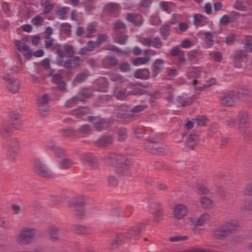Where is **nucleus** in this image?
Returning <instances> with one entry per match:
<instances>
[{
  "instance_id": "nucleus-36",
  "label": "nucleus",
  "mask_w": 252,
  "mask_h": 252,
  "mask_svg": "<svg viewBox=\"0 0 252 252\" xmlns=\"http://www.w3.org/2000/svg\"><path fill=\"white\" fill-rule=\"evenodd\" d=\"M165 62L162 59H158L155 61L154 66V71L156 73H159L163 68Z\"/></svg>"
},
{
  "instance_id": "nucleus-31",
  "label": "nucleus",
  "mask_w": 252,
  "mask_h": 252,
  "mask_svg": "<svg viewBox=\"0 0 252 252\" xmlns=\"http://www.w3.org/2000/svg\"><path fill=\"white\" fill-rule=\"evenodd\" d=\"M83 101L80 97L78 96H74L71 98L67 100L64 103V106L66 107H72L75 106L78 104L79 101Z\"/></svg>"
},
{
  "instance_id": "nucleus-37",
  "label": "nucleus",
  "mask_w": 252,
  "mask_h": 252,
  "mask_svg": "<svg viewBox=\"0 0 252 252\" xmlns=\"http://www.w3.org/2000/svg\"><path fill=\"white\" fill-rule=\"evenodd\" d=\"M176 104L178 106H185L189 105L191 103L190 98L185 99L180 96H178L176 99Z\"/></svg>"
},
{
  "instance_id": "nucleus-29",
  "label": "nucleus",
  "mask_w": 252,
  "mask_h": 252,
  "mask_svg": "<svg viewBox=\"0 0 252 252\" xmlns=\"http://www.w3.org/2000/svg\"><path fill=\"white\" fill-rule=\"evenodd\" d=\"M201 76V72L199 69L195 67H189L187 72V76L189 78H199Z\"/></svg>"
},
{
  "instance_id": "nucleus-44",
  "label": "nucleus",
  "mask_w": 252,
  "mask_h": 252,
  "mask_svg": "<svg viewBox=\"0 0 252 252\" xmlns=\"http://www.w3.org/2000/svg\"><path fill=\"white\" fill-rule=\"evenodd\" d=\"M94 2V0H85V9L87 12H90L95 8Z\"/></svg>"
},
{
  "instance_id": "nucleus-43",
  "label": "nucleus",
  "mask_w": 252,
  "mask_h": 252,
  "mask_svg": "<svg viewBox=\"0 0 252 252\" xmlns=\"http://www.w3.org/2000/svg\"><path fill=\"white\" fill-rule=\"evenodd\" d=\"M8 148L18 150L19 147V142L17 139H11L7 144Z\"/></svg>"
},
{
  "instance_id": "nucleus-45",
  "label": "nucleus",
  "mask_w": 252,
  "mask_h": 252,
  "mask_svg": "<svg viewBox=\"0 0 252 252\" xmlns=\"http://www.w3.org/2000/svg\"><path fill=\"white\" fill-rule=\"evenodd\" d=\"M18 58L19 60L20 63L21 64L20 66L18 67L17 66H13L10 69V71L12 74H16L18 73L20 71H22L23 67L24 65L22 63V60L21 58V56L20 55H18Z\"/></svg>"
},
{
  "instance_id": "nucleus-22",
  "label": "nucleus",
  "mask_w": 252,
  "mask_h": 252,
  "mask_svg": "<svg viewBox=\"0 0 252 252\" xmlns=\"http://www.w3.org/2000/svg\"><path fill=\"white\" fill-rule=\"evenodd\" d=\"M222 225L225 228V230H229L228 232L229 234L236 229L238 226V222L235 220H230Z\"/></svg>"
},
{
  "instance_id": "nucleus-15",
  "label": "nucleus",
  "mask_w": 252,
  "mask_h": 252,
  "mask_svg": "<svg viewBox=\"0 0 252 252\" xmlns=\"http://www.w3.org/2000/svg\"><path fill=\"white\" fill-rule=\"evenodd\" d=\"M86 203V198L84 196H77L72 198L69 203L70 206L76 209L77 208H83Z\"/></svg>"
},
{
  "instance_id": "nucleus-50",
  "label": "nucleus",
  "mask_w": 252,
  "mask_h": 252,
  "mask_svg": "<svg viewBox=\"0 0 252 252\" xmlns=\"http://www.w3.org/2000/svg\"><path fill=\"white\" fill-rule=\"evenodd\" d=\"M195 122V124L198 126H205L208 122V119L206 116H200L196 118L193 120Z\"/></svg>"
},
{
  "instance_id": "nucleus-6",
  "label": "nucleus",
  "mask_w": 252,
  "mask_h": 252,
  "mask_svg": "<svg viewBox=\"0 0 252 252\" xmlns=\"http://www.w3.org/2000/svg\"><path fill=\"white\" fill-rule=\"evenodd\" d=\"M5 88L10 93L16 94L19 92L20 83L15 77H11L9 74H4L2 77Z\"/></svg>"
},
{
  "instance_id": "nucleus-53",
  "label": "nucleus",
  "mask_w": 252,
  "mask_h": 252,
  "mask_svg": "<svg viewBox=\"0 0 252 252\" xmlns=\"http://www.w3.org/2000/svg\"><path fill=\"white\" fill-rule=\"evenodd\" d=\"M92 95V90L90 88H86L83 90L80 93V95L79 96L82 99L83 101L86 98L91 97Z\"/></svg>"
},
{
  "instance_id": "nucleus-40",
  "label": "nucleus",
  "mask_w": 252,
  "mask_h": 252,
  "mask_svg": "<svg viewBox=\"0 0 252 252\" xmlns=\"http://www.w3.org/2000/svg\"><path fill=\"white\" fill-rule=\"evenodd\" d=\"M150 61V58L146 56L144 57H139L133 61V64L136 66L145 64Z\"/></svg>"
},
{
  "instance_id": "nucleus-59",
  "label": "nucleus",
  "mask_w": 252,
  "mask_h": 252,
  "mask_svg": "<svg viewBox=\"0 0 252 252\" xmlns=\"http://www.w3.org/2000/svg\"><path fill=\"white\" fill-rule=\"evenodd\" d=\"M119 4L114 2L109 3L106 6V9L111 13L115 12L117 10L119 9Z\"/></svg>"
},
{
  "instance_id": "nucleus-60",
  "label": "nucleus",
  "mask_w": 252,
  "mask_h": 252,
  "mask_svg": "<svg viewBox=\"0 0 252 252\" xmlns=\"http://www.w3.org/2000/svg\"><path fill=\"white\" fill-rule=\"evenodd\" d=\"M188 239V237L187 236H179L176 235L169 237L168 240L171 242H178L180 241H186Z\"/></svg>"
},
{
  "instance_id": "nucleus-3",
  "label": "nucleus",
  "mask_w": 252,
  "mask_h": 252,
  "mask_svg": "<svg viewBox=\"0 0 252 252\" xmlns=\"http://www.w3.org/2000/svg\"><path fill=\"white\" fill-rule=\"evenodd\" d=\"M32 168L33 171L41 177L50 179L55 176V175L46 166L44 163L39 159H35L33 161Z\"/></svg>"
},
{
  "instance_id": "nucleus-63",
  "label": "nucleus",
  "mask_w": 252,
  "mask_h": 252,
  "mask_svg": "<svg viewBox=\"0 0 252 252\" xmlns=\"http://www.w3.org/2000/svg\"><path fill=\"white\" fill-rule=\"evenodd\" d=\"M78 130L83 134H89L91 132L92 128L89 125L85 124L80 127Z\"/></svg>"
},
{
  "instance_id": "nucleus-25",
  "label": "nucleus",
  "mask_w": 252,
  "mask_h": 252,
  "mask_svg": "<svg viewBox=\"0 0 252 252\" xmlns=\"http://www.w3.org/2000/svg\"><path fill=\"white\" fill-rule=\"evenodd\" d=\"M116 113L119 118L126 119L128 117L130 111L126 106L122 105L117 110Z\"/></svg>"
},
{
  "instance_id": "nucleus-9",
  "label": "nucleus",
  "mask_w": 252,
  "mask_h": 252,
  "mask_svg": "<svg viewBox=\"0 0 252 252\" xmlns=\"http://www.w3.org/2000/svg\"><path fill=\"white\" fill-rule=\"evenodd\" d=\"M188 221L195 226H204L211 222V218L208 214H203L198 218L189 217Z\"/></svg>"
},
{
  "instance_id": "nucleus-7",
  "label": "nucleus",
  "mask_w": 252,
  "mask_h": 252,
  "mask_svg": "<svg viewBox=\"0 0 252 252\" xmlns=\"http://www.w3.org/2000/svg\"><path fill=\"white\" fill-rule=\"evenodd\" d=\"M189 212L188 207L183 204H175L172 208L173 218L176 220H182L188 215Z\"/></svg>"
},
{
  "instance_id": "nucleus-23",
  "label": "nucleus",
  "mask_w": 252,
  "mask_h": 252,
  "mask_svg": "<svg viewBox=\"0 0 252 252\" xmlns=\"http://www.w3.org/2000/svg\"><path fill=\"white\" fill-rule=\"evenodd\" d=\"M89 112L88 108L86 107H78L71 112V115L74 116L76 118H81L82 116L87 115Z\"/></svg>"
},
{
  "instance_id": "nucleus-17",
  "label": "nucleus",
  "mask_w": 252,
  "mask_h": 252,
  "mask_svg": "<svg viewBox=\"0 0 252 252\" xmlns=\"http://www.w3.org/2000/svg\"><path fill=\"white\" fill-rule=\"evenodd\" d=\"M208 22V18L200 14H195L193 16V24L196 27H202Z\"/></svg>"
},
{
  "instance_id": "nucleus-64",
  "label": "nucleus",
  "mask_w": 252,
  "mask_h": 252,
  "mask_svg": "<svg viewBox=\"0 0 252 252\" xmlns=\"http://www.w3.org/2000/svg\"><path fill=\"white\" fill-rule=\"evenodd\" d=\"M242 209L246 210H252V199L245 200L243 202Z\"/></svg>"
},
{
  "instance_id": "nucleus-54",
  "label": "nucleus",
  "mask_w": 252,
  "mask_h": 252,
  "mask_svg": "<svg viewBox=\"0 0 252 252\" xmlns=\"http://www.w3.org/2000/svg\"><path fill=\"white\" fill-rule=\"evenodd\" d=\"M60 134L64 137H72L75 135V130L72 129H61L59 131Z\"/></svg>"
},
{
  "instance_id": "nucleus-21",
  "label": "nucleus",
  "mask_w": 252,
  "mask_h": 252,
  "mask_svg": "<svg viewBox=\"0 0 252 252\" xmlns=\"http://www.w3.org/2000/svg\"><path fill=\"white\" fill-rule=\"evenodd\" d=\"M61 234L60 229L55 226L50 227L48 231V237L52 240L59 239L61 236Z\"/></svg>"
},
{
  "instance_id": "nucleus-12",
  "label": "nucleus",
  "mask_w": 252,
  "mask_h": 252,
  "mask_svg": "<svg viewBox=\"0 0 252 252\" xmlns=\"http://www.w3.org/2000/svg\"><path fill=\"white\" fill-rule=\"evenodd\" d=\"M88 120L94 122V126L98 131L106 129L109 126V123L102 118L97 119L94 117L89 116Z\"/></svg>"
},
{
  "instance_id": "nucleus-34",
  "label": "nucleus",
  "mask_w": 252,
  "mask_h": 252,
  "mask_svg": "<svg viewBox=\"0 0 252 252\" xmlns=\"http://www.w3.org/2000/svg\"><path fill=\"white\" fill-rule=\"evenodd\" d=\"M216 84V80L214 78H212L207 81L206 83L203 84L199 86H196L195 87V89L198 91H203L206 88H208L211 86Z\"/></svg>"
},
{
  "instance_id": "nucleus-2",
  "label": "nucleus",
  "mask_w": 252,
  "mask_h": 252,
  "mask_svg": "<svg viewBox=\"0 0 252 252\" xmlns=\"http://www.w3.org/2000/svg\"><path fill=\"white\" fill-rule=\"evenodd\" d=\"M35 232L36 230L33 228H23L16 236V241L19 244H29L34 240Z\"/></svg>"
},
{
  "instance_id": "nucleus-58",
  "label": "nucleus",
  "mask_w": 252,
  "mask_h": 252,
  "mask_svg": "<svg viewBox=\"0 0 252 252\" xmlns=\"http://www.w3.org/2000/svg\"><path fill=\"white\" fill-rule=\"evenodd\" d=\"M243 194L246 196H252V183L245 186L243 190Z\"/></svg>"
},
{
  "instance_id": "nucleus-30",
  "label": "nucleus",
  "mask_w": 252,
  "mask_h": 252,
  "mask_svg": "<svg viewBox=\"0 0 252 252\" xmlns=\"http://www.w3.org/2000/svg\"><path fill=\"white\" fill-rule=\"evenodd\" d=\"M12 126L16 129H19L22 126V120L18 115H13L11 117Z\"/></svg>"
},
{
  "instance_id": "nucleus-14",
  "label": "nucleus",
  "mask_w": 252,
  "mask_h": 252,
  "mask_svg": "<svg viewBox=\"0 0 252 252\" xmlns=\"http://www.w3.org/2000/svg\"><path fill=\"white\" fill-rule=\"evenodd\" d=\"M223 226L220 225L212 231L213 237L217 239H222L226 237L229 234L228 232L229 230H225Z\"/></svg>"
},
{
  "instance_id": "nucleus-35",
  "label": "nucleus",
  "mask_w": 252,
  "mask_h": 252,
  "mask_svg": "<svg viewBox=\"0 0 252 252\" xmlns=\"http://www.w3.org/2000/svg\"><path fill=\"white\" fill-rule=\"evenodd\" d=\"M72 165L73 162L69 158H65L59 162V167L61 169H67L72 167Z\"/></svg>"
},
{
  "instance_id": "nucleus-56",
  "label": "nucleus",
  "mask_w": 252,
  "mask_h": 252,
  "mask_svg": "<svg viewBox=\"0 0 252 252\" xmlns=\"http://www.w3.org/2000/svg\"><path fill=\"white\" fill-rule=\"evenodd\" d=\"M104 61L106 63L115 66L118 63V60L112 56H107L105 57Z\"/></svg>"
},
{
  "instance_id": "nucleus-13",
  "label": "nucleus",
  "mask_w": 252,
  "mask_h": 252,
  "mask_svg": "<svg viewBox=\"0 0 252 252\" xmlns=\"http://www.w3.org/2000/svg\"><path fill=\"white\" fill-rule=\"evenodd\" d=\"M74 52V48L69 44L60 45L57 50V54L61 58L70 57Z\"/></svg>"
},
{
  "instance_id": "nucleus-1",
  "label": "nucleus",
  "mask_w": 252,
  "mask_h": 252,
  "mask_svg": "<svg viewBox=\"0 0 252 252\" xmlns=\"http://www.w3.org/2000/svg\"><path fill=\"white\" fill-rule=\"evenodd\" d=\"M250 92L248 90H240L236 92H228L220 97L221 103L225 106H231L237 103L240 99L245 98L249 96Z\"/></svg>"
},
{
  "instance_id": "nucleus-20",
  "label": "nucleus",
  "mask_w": 252,
  "mask_h": 252,
  "mask_svg": "<svg viewBox=\"0 0 252 252\" xmlns=\"http://www.w3.org/2000/svg\"><path fill=\"white\" fill-rule=\"evenodd\" d=\"M127 19L135 26H140L142 24V18L141 15L129 13L127 14Z\"/></svg>"
},
{
  "instance_id": "nucleus-8",
  "label": "nucleus",
  "mask_w": 252,
  "mask_h": 252,
  "mask_svg": "<svg viewBox=\"0 0 252 252\" xmlns=\"http://www.w3.org/2000/svg\"><path fill=\"white\" fill-rule=\"evenodd\" d=\"M239 128L242 133L246 132V129L250 126L249 116L247 112L240 111L238 116Z\"/></svg>"
},
{
  "instance_id": "nucleus-62",
  "label": "nucleus",
  "mask_w": 252,
  "mask_h": 252,
  "mask_svg": "<svg viewBox=\"0 0 252 252\" xmlns=\"http://www.w3.org/2000/svg\"><path fill=\"white\" fill-rule=\"evenodd\" d=\"M38 110L40 115L43 117L47 116L49 113V108L44 106H37Z\"/></svg>"
},
{
  "instance_id": "nucleus-55",
  "label": "nucleus",
  "mask_w": 252,
  "mask_h": 252,
  "mask_svg": "<svg viewBox=\"0 0 252 252\" xmlns=\"http://www.w3.org/2000/svg\"><path fill=\"white\" fill-rule=\"evenodd\" d=\"M155 142V141L150 140V141L145 145V148L150 152L154 154L157 153L158 152L157 147H155L154 145Z\"/></svg>"
},
{
  "instance_id": "nucleus-51",
  "label": "nucleus",
  "mask_w": 252,
  "mask_h": 252,
  "mask_svg": "<svg viewBox=\"0 0 252 252\" xmlns=\"http://www.w3.org/2000/svg\"><path fill=\"white\" fill-rule=\"evenodd\" d=\"M127 39L128 36L127 35L119 36L117 35V34L114 35V41L121 45L125 44L126 41L127 40Z\"/></svg>"
},
{
  "instance_id": "nucleus-48",
  "label": "nucleus",
  "mask_w": 252,
  "mask_h": 252,
  "mask_svg": "<svg viewBox=\"0 0 252 252\" xmlns=\"http://www.w3.org/2000/svg\"><path fill=\"white\" fill-rule=\"evenodd\" d=\"M87 76V74L84 72L78 74L73 82V85L84 82L86 79Z\"/></svg>"
},
{
  "instance_id": "nucleus-38",
  "label": "nucleus",
  "mask_w": 252,
  "mask_h": 252,
  "mask_svg": "<svg viewBox=\"0 0 252 252\" xmlns=\"http://www.w3.org/2000/svg\"><path fill=\"white\" fill-rule=\"evenodd\" d=\"M52 98L48 94H44L37 99V106H44V105L48 103Z\"/></svg>"
},
{
  "instance_id": "nucleus-39",
  "label": "nucleus",
  "mask_w": 252,
  "mask_h": 252,
  "mask_svg": "<svg viewBox=\"0 0 252 252\" xmlns=\"http://www.w3.org/2000/svg\"><path fill=\"white\" fill-rule=\"evenodd\" d=\"M144 227L143 225L140 224L135 226L132 229H130L128 232L129 237L131 238L135 235H138L142 231V228Z\"/></svg>"
},
{
  "instance_id": "nucleus-57",
  "label": "nucleus",
  "mask_w": 252,
  "mask_h": 252,
  "mask_svg": "<svg viewBox=\"0 0 252 252\" xmlns=\"http://www.w3.org/2000/svg\"><path fill=\"white\" fill-rule=\"evenodd\" d=\"M196 191L200 194H208L210 193V189L204 186L198 185L196 186Z\"/></svg>"
},
{
  "instance_id": "nucleus-41",
  "label": "nucleus",
  "mask_w": 252,
  "mask_h": 252,
  "mask_svg": "<svg viewBox=\"0 0 252 252\" xmlns=\"http://www.w3.org/2000/svg\"><path fill=\"white\" fill-rule=\"evenodd\" d=\"M209 55L217 62H221L223 60V55L221 52L213 51L210 52Z\"/></svg>"
},
{
  "instance_id": "nucleus-52",
  "label": "nucleus",
  "mask_w": 252,
  "mask_h": 252,
  "mask_svg": "<svg viewBox=\"0 0 252 252\" xmlns=\"http://www.w3.org/2000/svg\"><path fill=\"white\" fill-rule=\"evenodd\" d=\"M127 136V131L126 129L121 128L118 131V139L120 141L125 140Z\"/></svg>"
},
{
  "instance_id": "nucleus-11",
  "label": "nucleus",
  "mask_w": 252,
  "mask_h": 252,
  "mask_svg": "<svg viewBox=\"0 0 252 252\" xmlns=\"http://www.w3.org/2000/svg\"><path fill=\"white\" fill-rule=\"evenodd\" d=\"M16 49L24 53V55L28 59H30L32 56V51L29 46L21 40H16L14 42Z\"/></svg>"
},
{
  "instance_id": "nucleus-47",
  "label": "nucleus",
  "mask_w": 252,
  "mask_h": 252,
  "mask_svg": "<svg viewBox=\"0 0 252 252\" xmlns=\"http://www.w3.org/2000/svg\"><path fill=\"white\" fill-rule=\"evenodd\" d=\"M246 40L247 43L244 46V51L246 52L247 54L248 52H252V37L247 36Z\"/></svg>"
},
{
  "instance_id": "nucleus-18",
  "label": "nucleus",
  "mask_w": 252,
  "mask_h": 252,
  "mask_svg": "<svg viewBox=\"0 0 252 252\" xmlns=\"http://www.w3.org/2000/svg\"><path fill=\"white\" fill-rule=\"evenodd\" d=\"M127 238H129L128 233L125 234L124 233L118 234L115 239L112 242V248H115L117 246L121 244L124 242Z\"/></svg>"
},
{
  "instance_id": "nucleus-24",
  "label": "nucleus",
  "mask_w": 252,
  "mask_h": 252,
  "mask_svg": "<svg viewBox=\"0 0 252 252\" xmlns=\"http://www.w3.org/2000/svg\"><path fill=\"white\" fill-rule=\"evenodd\" d=\"M150 71L148 69H139L134 73V77L137 79L146 80L150 78Z\"/></svg>"
},
{
  "instance_id": "nucleus-27",
  "label": "nucleus",
  "mask_w": 252,
  "mask_h": 252,
  "mask_svg": "<svg viewBox=\"0 0 252 252\" xmlns=\"http://www.w3.org/2000/svg\"><path fill=\"white\" fill-rule=\"evenodd\" d=\"M113 141L112 138L110 136H104L100 137L97 141V145L100 147H104L110 144Z\"/></svg>"
},
{
  "instance_id": "nucleus-4",
  "label": "nucleus",
  "mask_w": 252,
  "mask_h": 252,
  "mask_svg": "<svg viewBox=\"0 0 252 252\" xmlns=\"http://www.w3.org/2000/svg\"><path fill=\"white\" fill-rule=\"evenodd\" d=\"M97 24L94 22L88 23L86 27H78L76 30V34L79 36L86 38H93L95 35Z\"/></svg>"
},
{
  "instance_id": "nucleus-16",
  "label": "nucleus",
  "mask_w": 252,
  "mask_h": 252,
  "mask_svg": "<svg viewBox=\"0 0 252 252\" xmlns=\"http://www.w3.org/2000/svg\"><path fill=\"white\" fill-rule=\"evenodd\" d=\"M81 159L83 162L92 168L96 167V163L94 157L90 153H84L82 155Z\"/></svg>"
},
{
  "instance_id": "nucleus-42",
  "label": "nucleus",
  "mask_w": 252,
  "mask_h": 252,
  "mask_svg": "<svg viewBox=\"0 0 252 252\" xmlns=\"http://www.w3.org/2000/svg\"><path fill=\"white\" fill-rule=\"evenodd\" d=\"M198 139L197 136L195 134L189 135L187 140L188 146L192 148L193 145L197 143Z\"/></svg>"
},
{
  "instance_id": "nucleus-46",
  "label": "nucleus",
  "mask_w": 252,
  "mask_h": 252,
  "mask_svg": "<svg viewBox=\"0 0 252 252\" xmlns=\"http://www.w3.org/2000/svg\"><path fill=\"white\" fill-rule=\"evenodd\" d=\"M110 78L111 80L114 82L123 83L125 82L126 80L119 74L116 73H111L110 74Z\"/></svg>"
},
{
  "instance_id": "nucleus-28",
  "label": "nucleus",
  "mask_w": 252,
  "mask_h": 252,
  "mask_svg": "<svg viewBox=\"0 0 252 252\" xmlns=\"http://www.w3.org/2000/svg\"><path fill=\"white\" fill-rule=\"evenodd\" d=\"M203 35L205 36V43L207 47H212L214 44L213 39L214 37V33L210 32H204Z\"/></svg>"
},
{
  "instance_id": "nucleus-19",
  "label": "nucleus",
  "mask_w": 252,
  "mask_h": 252,
  "mask_svg": "<svg viewBox=\"0 0 252 252\" xmlns=\"http://www.w3.org/2000/svg\"><path fill=\"white\" fill-rule=\"evenodd\" d=\"M98 47V45L97 44L95 41H89L87 46L80 49L79 52L81 55H85L90 52L93 51L95 48Z\"/></svg>"
},
{
  "instance_id": "nucleus-5",
  "label": "nucleus",
  "mask_w": 252,
  "mask_h": 252,
  "mask_svg": "<svg viewBox=\"0 0 252 252\" xmlns=\"http://www.w3.org/2000/svg\"><path fill=\"white\" fill-rule=\"evenodd\" d=\"M248 55L243 50L235 51L230 57L232 64L236 67H243L246 65Z\"/></svg>"
},
{
  "instance_id": "nucleus-26",
  "label": "nucleus",
  "mask_w": 252,
  "mask_h": 252,
  "mask_svg": "<svg viewBox=\"0 0 252 252\" xmlns=\"http://www.w3.org/2000/svg\"><path fill=\"white\" fill-rule=\"evenodd\" d=\"M200 203L204 209L212 208L215 205L214 201L206 196H203L200 199Z\"/></svg>"
},
{
  "instance_id": "nucleus-33",
  "label": "nucleus",
  "mask_w": 252,
  "mask_h": 252,
  "mask_svg": "<svg viewBox=\"0 0 252 252\" xmlns=\"http://www.w3.org/2000/svg\"><path fill=\"white\" fill-rule=\"evenodd\" d=\"M128 88L132 90L131 91L128 92L129 94L142 95L145 94L144 91H142L136 85L129 84L128 86Z\"/></svg>"
},
{
  "instance_id": "nucleus-49",
  "label": "nucleus",
  "mask_w": 252,
  "mask_h": 252,
  "mask_svg": "<svg viewBox=\"0 0 252 252\" xmlns=\"http://www.w3.org/2000/svg\"><path fill=\"white\" fill-rule=\"evenodd\" d=\"M48 0H45L47 3L45 5V6L44 7V9L43 10L42 13L47 14L49 13H50L52 10L53 9L54 5L53 4L49 3L48 1H47ZM44 0H42L41 4V5L43 4V2Z\"/></svg>"
},
{
  "instance_id": "nucleus-61",
  "label": "nucleus",
  "mask_w": 252,
  "mask_h": 252,
  "mask_svg": "<svg viewBox=\"0 0 252 252\" xmlns=\"http://www.w3.org/2000/svg\"><path fill=\"white\" fill-rule=\"evenodd\" d=\"M99 84H102V86L101 87H99L98 90L100 92H105L107 91V89L108 88V84L106 81V80L104 78H101L98 80Z\"/></svg>"
},
{
  "instance_id": "nucleus-32",
  "label": "nucleus",
  "mask_w": 252,
  "mask_h": 252,
  "mask_svg": "<svg viewBox=\"0 0 252 252\" xmlns=\"http://www.w3.org/2000/svg\"><path fill=\"white\" fill-rule=\"evenodd\" d=\"M126 28V25L123 22L121 21L116 22L114 24V35L118 34L119 33L123 32Z\"/></svg>"
},
{
  "instance_id": "nucleus-10",
  "label": "nucleus",
  "mask_w": 252,
  "mask_h": 252,
  "mask_svg": "<svg viewBox=\"0 0 252 252\" xmlns=\"http://www.w3.org/2000/svg\"><path fill=\"white\" fill-rule=\"evenodd\" d=\"M139 41L145 46L153 47L157 49L160 48L163 45V43L159 37L141 38Z\"/></svg>"
}]
</instances>
